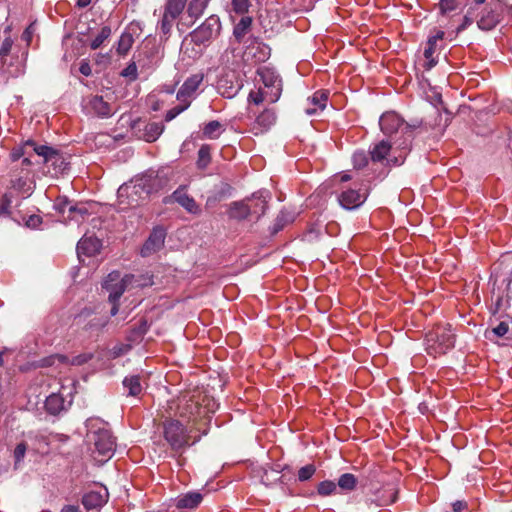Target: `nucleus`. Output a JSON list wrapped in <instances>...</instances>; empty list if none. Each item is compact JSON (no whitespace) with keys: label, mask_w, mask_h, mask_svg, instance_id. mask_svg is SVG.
I'll return each mask as SVG.
<instances>
[{"label":"nucleus","mask_w":512,"mask_h":512,"mask_svg":"<svg viewBox=\"0 0 512 512\" xmlns=\"http://www.w3.org/2000/svg\"><path fill=\"white\" fill-rule=\"evenodd\" d=\"M34 156L42 158L47 173L52 177L62 175L69 168V162L58 150L48 145L38 144L31 139L14 147L10 152L12 162H18L20 158H23V163L27 165L30 163V158L32 159Z\"/></svg>","instance_id":"nucleus-1"},{"label":"nucleus","mask_w":512,"mask_h":512,"mask_svg":"<svg viewBox=\"0 0 512 512\" xmlns=\"http://www.w3.org/2000/svg\"><path fill=\"white\" fill-rule=\"evenodd\" d=\"M87 439L93 444L92 456L94 460L103 464L114 454L116 443L109 425L98 417H91L86 420Z\"/></svg>","instance_id":"nucleus-2"},{"label":"nucleus","mask_w":512,"mask_h":512,"mask_svg":"<svg viewBox=\"0 0 512 512\" xmlns=\"http://www.w3.org/2000/svg\"><path fill=\"white\" fill-rule=\"evenodd\" d=\"M161 188L162 179L154 172H147L121 185L117 194L120 204L136 207L141 200L147 199L151 193Z\"/></svg>","instance_id":"nucleus-3"},{"label":"nucleus","mask_w":512,"mask_h":512,"mask_svg":"<svg viewBox=\"0 0 512 512\" xmlns=\"http://www.w3.org/2000/svg\"><path fill=\"white\" fill-rule=\"evenodd\" d=\"M11 26L4 31V38L0 45V72L11 77H18L23 73L22 61L19 56L20 46L16 43L17 34H11Z\"/></svg>","instance_id":"nucleus-4"},{"label":"nucleus","mask_w":512,"mask_h":512,"mask_svg":"<svg viewBox=\"0 0 512 512\" xmlns=\"http://www.w3.org/2000/svg\"><path fill=\"white\" fill-rule=\"evenodd\" d=\"M455 345V334L450 324L437 325L425 337V350L434 358L446 354Z\"/></svg>","instance_id":"nucleus-5"},{"label":"nucleus","mask_w":512,"mask_h":512,"mask_svg":"<svg viewBox=\"0 0 512 512\" xmlns=\"http://www.w3.org/2000/svg\"><path fill=\"white\" fill-rule=\"evenodd\" d=\"M379 125L381 131L387 136H392L400 132L404 138L400 146L402 150H407L413 137V131L420 126V123L409 124L397 113L385 112L379 119Z\"/></svg>","instance_id":"nucleus-6"},{"label":"nucleus","mask_w":512,"mask_h":512,"mask_svg":"<svg viewBox=\"0 0 512 512\" xmlns=\"http://www.w3.org/2000/svg\"><path fill=\"white\" fill-rule=\"evenodd\" d=\"M202 405L199 400L189 399L181 402L178 406L177 414L180 418L186 420L188 423L196 424L200 420H209V413L214 412L216 404L208 398H204Z\"/></svg>","instance_id":"nucleus-7"},{"label":"nucleus","mask_w":512,"mask_h":512,"mask_svg":"<svg viewBox=\"0 0 512 512\" xmlns=\"http://www.w3.org/2000/svg\"><path fill=\"white\" fill-rule=\"evenodd\" d=\"M187 5V0H165L162 6V15L157 23V28L165 40H168L172 28L180 16L183 14Z\"/></svg>","instance_id":"nucleus-8"},{"label":"nucleus","mask_w":512,"mask_h":512,"mask_svg":"<svg viewBox=\"0 0 512 512\" xmlns=\"http://www.w3.org/2000/svg\"><path fill=\"white\" fill-rule=\"evenodd\" d=\"M162 429L163 437L171 449L178 451L191 444L190 431L179 420L166 419Z\"/></svg>","instance_id":"nucleus-9"},{"label":"nucleus","mask_w":512,"mask_h":512,"mask_svg":"<svg viewBox=\"0 0 512 512\" xmlns=\"http://www.w3.org/2000/svg\"><path fill=\"white\" fill-rule=\"evenodd\" d=\"M271 49L256 37H249L245 41L242 61L246 66H256L264 63L270 57Z\"/></svg>","instance_id":"nucleus-10"},{"label":"nucleus","mask_w":512,"mask_h":512,"mask_svg":"<svg viewBox=\"0 0 512 512\" xmlns=\"http://www.w3.org/2000/svg\"><path fill=\"white\" fill-rule=\"evenodd\" d=\"M120 278V273L117 271H113L109 273L107 279L104 282V288L109 291V301L113 304L111 308V316H115L118 312V300L124 293V291L132 285L134 281V275L127 274L125 275L119 283H113Z\"/></svg>","instance_id":"nucleus-11"},{"label":"nucleus","mask_w":512,"mask_h":512,"mask_svg":"<svg viewBox=\"0 0 512 512\" xmlns=\"http://www.w3.org/2000/svg\"><path fill=\"white\" fill-rule=\"evenodd\" d=\"M20 160V165L16 163L11 170V188L22 195H29L32 192L30 176L32 174L33 161L30 158V163L27 165L23 163V158H20Z\"/></svg>","instance_id":"nucleus-12"},{"label":"nucleus","mask_w":512,"mask_h":512,"mask_svg":"<svg viewBox=\"0 0 512 512\" xmlns=\"http://www.w3.org/2000/svg\"><path fill=\"white\" fill-rule=\"evenodd\" d=\"M503 4L500 0H490L482 9L477 25L479 29L492 30L501 20Z\"/></svg>","instance_id":"nucleus-13"},{"label":"nucleus","mask_w":512,"mask_h":512,"mask_svg":"<svg viewBox=\"0 0 512 512\" xmlns=\"http://www.w3.org/2000/svg\"><path fill=\"white\" fill-rule=\"evenodd\" d=\"M220 30V19L217 16L212 15L191 33V38L197 45L205 44L218 36Z\"/></svg>","instance_id":"nucleus-14"},{"label":"nucleus","mask_w":512,"mask_h":512,"mask_svg":"<svg viewBox=\"0 0 512 512\" xmlns=\"http://www.w3.org/2000/svg\"><path fill=\"white\" fill-rule=\"evenodd\" d=\"M257 73L262 81V88L268 93V102L275 103L278 101L282 93V82L279 76L267 67L258 69Z\"/></svg>","instance_id":"nucleus-15"},{"label":"nucleus","mask_w":512,"mask_h":512,"mask_svg":"<svg viewBox=\"0 0 512 512\" xmlns=\"http://www.w3.org/2000/svg\"><path fill=\"white\" fill-rule=\"evenodd\" d=\"M369 188L361 185L358 189L349 188L342 191L338 196L339 204L347 210H353L360 207L367 199Z\"/></svg>","instance_id":"nucleus-16"},{"label":"nucleus","mask_w":512,"mask_h":512,"mask_svg":"<svg viewBox=\"0 0 512 512\" xmlns=\"http://www.w3.org/2000/svg\"><path fill=\"white\" fill-rule=\"evenodd\" d=\"M398 491L392 485H385L366 496V504L368 507H385L396 502Z\"/></svg>","instance_id":"nucleus-17"},{"label":"nucleus","mask_w":512,"mask_h":512,"mask_svg":"<svg viewBox=\"0 0 512 512\" xmlns=\"http://www.w3.org/2000/svg\"><path fill=\"white\" fill-rule=\"evenodd\" d=\"M391 144L385 140H382L371 147L369 154L371 160L373 162L383 163L385 160L387 163H392L393 165H400L404 162L406 157V150H403L399 156L392 158H388L391 152Z\"/></svg>","instance_id":"nucleus-18"},{"label":"nucleus","mask_w":512,"mask_h":512,"mask_svg":"<svg viewBox=\"0 0 512 512\" xmlns=\"http://www.w3.org/2000/svg\"><path fill=\"white\" fill-rule=\"evenodd\" d=\"M204 75L202 73L193 74L188 77L177 92V100L190 106L191 101L195 98L197 90L202 84Z\"/></svg>","instance_id":"nucleus-19"},{"label":"nucleus","mask_w":512,"mask_h":512,"mask_svg":"<svg viewBox=\"0 0 512 512\" xmlns=\"http://www.w3.org/2000/svg\"><path fill=\"white\" fill-rule=\"evenodd\" d=\"M253 198L255 200L254 206H247L241 203H233L232 206V216L246 218L251 212L258 214V216L263 215L267 209V201L266 196L263 195L262 192L258 194H254Z\"/></svg>","instance_id":"nucleus-20"},{"label":"nucleus","mask_w":512,"mask_h":512,"mask_svg":"<svg viewBox=\"0 0 512 512\" xmlns=\"http://www.w3.org/2000/svg\"><path fill=\"white\" fill-rule=\"evenodd\" d=\"M165 238L166 230L163 227L157 226L153 228L148 239L141 248V255L143 257H147L159 251L164 246Z\"/></svg>","instance_id":"nucleus-21"},{"label":"nucleus","mask_w":512,"mask_h":512,"mask_svg":"<svg viewBox=\"0 0 512 512\" xmlns=\"http://www.w3.org/2000/svg\"><path fill=\"white\" fill-rule=\"evenodd\" d=\"M109 500V493L105 487L99 490H92L87 492L82 497V504L87 510H99Z\"/></svg>","instance_id":"nucleus-22"},{"label":"nucleus","mask_w":512,"mask_h":512,"mask_svg":"<svg viewBox=\"0 0 512 512\" xmlns=\"http://www.w3.org/2000/svg\"><path fill=\"white\" fill-rule=\"evenodd\" d=\"M276 113L274 109H264L257 115L251 125V131L255 134H262L268 131L276 122Z\"/></svg>","instance_id":"nucleus-23"},{"label":"nucleus","mask_w":512,"mask_h":512,"mask_svg":"<svg viewBox=\"0 0 512 512\" xmlns=\"http://www.w3.org/2000/svg\"><path fill=\"white\" fill-rule=\"evenodd\" d=\"M328 96L329 92L327 90L314 92V94L307 99L305 113L311 116L322 112L327 106Z\"/></svg>","instance_id":"nucleus-24"},{"label":"nucleus","mask_w":512,"mask_h":512,"mask_svg":"<svg viewBox=\"0 0 512 512\" xmlns=\"http://www.w3.org/2000/svg\"><path fill=\"white\" fill-rule=\"evenodd\" d=\"M171 198H173L175 202H177L190 214L196 215L201 212L200 206L196 203L194 198H192L186 193V189L183 186L176 189L172 193Z\"/></svg>","instance_id":"nucleus-25"},{"label":"nucleus","mask_w":512,"mask_h":512,"mask_svg":"<svg viewBox=\"0 0 512 512\" xmlns=\"http://www.w3.org/2000/svg\"><path fill=\"white\" fill-rule=\"evenodd\" d=\"M86 108L99 117H110L114 113L111 105L99 95L89 97L86 103Z\"/></svg>","instance_id":"nucleus-26"},{"label":"nucleus","mask_w":512,"mask_h":512,"mask_svg":"<svg viewBox=\"0 0 512 512\" xmlns=\"http://www.w3.org/2000/svg\"><path fill=\"white\" fill-rule=\"evenodd\" d=\"M203 497L202 494L199 492H188L186 494L180 495L175 500V506L182 510V509H188L192 510L198 507V505L201 503Z\"/></svg>","instance_id":"nucleus-27"},{"label":"nucleus","mask_w":512,"mask_h":512,"mask_svg":"<svg viewBox=\"0 0 512 512\" xmlns=\"http://www.w3.org/2000/svg\"><path fill=\"white\" fill-rule=\"evenodd\" d=\"M100 241L95 237H83L77 243L78 254L95 255L100 249Z\"/></svg>","instance_id":"nucleus-28"},{"label":"nucleus","mask_w":512,"mask_h":512,"mask_svg":"<svg viewBox=\"0 0 512 512\" xmlns=\"http://www.w3.org/2000/svg\"><path fill=\"white\" fill-rule=\"evenodd\" d=\"M66 408V401L61 394L52 393L46 398L45 409L51 415H58Z\"/></svg>","instance_id":"nucleus-29"},{"label":"nucleus","mask_w":512,"mask_h":512,"mask_svg":"<svg viewBox=\"0 0 512 512\" xmlns=\"http://www.w3.org/2000/svg\"><path fill=\"white\" fill-rule=\"evenodd\" d=\"M90 214L91 213L87 203H75L71 214L67 215V221L82 223Z\"/></svg>","instance_id":"nucleus-30"},{"label":"nucleus","mask_w":512,"mask_h":512,"mask_svg":"<svg viewBox=\"0 0 512 512\" xmlns=\"http://www.w3.org/2000/svg\"><path fill=\"white\" fill-rule=\"evenodd\" d=\"M209 0H190L187 6V13L193 19V23L203 15Z\"/></svg>","instance_id":"nucleus-31"},{"label":"nucleus","mask_w":512,"mask_h":512,"mask_svg":"<svg viewBox=\"0 0 512 512\" xmlns=\"http://www.w3.org/2000/svg\"><path fill=\"white\" fill-rule=\"evenodd\" d=\"M251 26L252 18L249 16H243L234 26L233 35L238 42H242L244 36L250 31Z\"/></svg>","instance_id":"nucleus-32"},{"label":"nucleus","mask_w":512,"mask_h":512,"mask_svg":"<svg viewBox=\"0 0 512 512\" xmlns=\"http://www.w3.org/2000/svg\"><path fill=\"white\" fill-rule=\"evenodd\" d=\"M74 204L66 197H58L54 202V209L64 221H67V215L71 214Z\"/></svg>","instance_id":"nucleus-33"},{"label":"nucleus","mask_w":512,"mask_h":512,"mask_svg":"<svg viewBox=\"0 0 512 512\" xmlns=\"http://www.w3.org/2000/svg\"><path fill=\"white\" fill-rule=\"evenodd\" d=\"M123 386L127 390L129 396H138L142 392L140 377L137 375L124 378Z\"/></svg>","instance_id":"nucleus-34"},{"label":"nucleus","mask_w":512,"mask_h":512,"mask_svg":"<svg viewBox=\"0 0 512 512\" xmlns=\"http://www.w3.org/2000/svg\"><path fill=\"white\" fill-rule=\"evenodd\" d=\"M145 138L148 142H153L163 133L164 125L161 122H150L145 126Z\"/></svg>","instance_id":"nucleus-35"},{"label":"nucleus","mask_w":512,"mask_h":512,"mask_svg":"<svg viewBox=\"0 0 512 512\" xmlns=\"http://www.w3.org/2000/svg\"><path fill=\"white\" fill-rule=\"evenodd\" d=\"M223 131L222 124L217 120H213L204 126L203 135L209 139H217Z\"/></svg>","instance_id":"nucleus-36"},{"label":"nucleus","mask_w":512,"mask_h":512,"mask_svg":"<svg viewBox=\"0 0 512 512\" xmlns=\"http://www.w3.org/2000/svg\"><path fill=\"white\" fill-rule=\"evenodd\" d=\"M111 28L110 26H103L97 35L91 40L90 48L92 50H97L102 46V44L111 36Z\"/></svg>","instance_id":"nucleus-37"},{"label":"nucleus","mask_w":512,"mask_h":512,"mask_svg":"<svg viewBox=\"0 0 512 512\" xmlns=\"http://www.w3.org/2000/svg\"><path fill=\"white\" fill-rule=\"evenodd\" d=\"M211 163V147L203 144L198 150L197 166L200 169H206Z\"/></svg>","instance_id":"nucleus-38"},{"label":"nucleus","mask_w":512,"mask_h":512,"mask_svg":"<svg viewBox=\"0 0 512 512\" xmlns=\"http://www.w3.org/2000/svg\"><path fill=\"white\" fill-rule=\"evenodd\" d=\"M134 38L130 33H123L117 43V53L119 55H126L132 48Z\"/></svg>","instance_id":"nucleus-39"},{"label":"nucleus","mask_w":512,"mask_h":512,"mask_svg":"<svg viewBox=\"0 0 512 512\" xmlns=\"http://www.w3.org/2000/svg\"><path fill=\"white\" fill-rule=\"evenodd\" d=\"M357 479L351 473L342 474L338 479V486L346 491H352L356 488Z\"/></svg>","instance_id":"nucleus-40"},{"label":"nucleus","mask_w":512,"mask_h":512,"mask_svg":"<svg viewBox=\"0 0 512 512\" xmlns=\"http://www.w3.org/2000/svg\"><path fill=\"white\" fill-rule=\"evenodd\" d=\"M264 101L268 102V93L262 86H259L257 90H252L248 95L249 103L259 105Z\"/></svg>","instance_id":"nucleus-41"},{"label":"nucleus","mask_w":512,"mask_h":512,"mask_svg":"<svg viewBox=\"0 0 512 512\" xmlns=\"http://www.w3.org/2000/svg\"><path fill=\"white\" fill-rule=\"evenodd\" d=\"M261 471L263 472L261 482L266 486L273 485L280 479L279 471L277 470L262 468Z\"/></svg>","instance_id":"nucleus-42"},{"label":"nucleus","mask_w":512,"mask_h":512,"mask_svg":"<svg viewBox=\"0 0 512 512\" xmlns=\"http://www.w3.org/2000/svg\"><path fill=\"white\" fill-rule=\"evenodd\" d=\"M336 491V484L331 480H325L319 483L317 492L321 496H329Z\"/></svg>","instance_id":"nucleus-43"},{"label":"nucleus","mask_w":512,"mask_h":512,"mask_svg":"<svg viewBox=\"0 0 512 512\" xmlns=\"http://www.w3.org/2000/svg\"><path fill=\"white\" fill-rule=\"evenodd\" d=\"M316 472V467L314 464H308L301 467L298 471V480L300 482H305L312 478V476Z\"/></svg>","instance_id":"nucleus-44"},{"label":"nucleus","mask_w":512,"mask_h":512,"mask_svg":"<svg viewBox=\"0 0 512 512\" xmlns=\"http://www.w3.org/2000/svg\"><path fill=\"white\" fill-rule=\"evenodd\" d=\"M458 6V0H440L439 2V10L442 15H447L457 10Z\"/></svg>","instance_id":"nucleus-45"},{"label":"nucleus","mask_w":512,"mask_h":512,"mask_svg":"<svg viewBox=\"0 0 512 512\" xmlns=\"http://www.w3.org/2000/svg\"><path fill=\"white\" fill-rule=\"evenodd\" d=\"M435 50H436V46L431 45V43H429L427 41V47L424 50V57L427 60L425 67L428 70L431 69L432 67H434L437 63V61L433 58V54L435 53Z\"/></svg>","instance_id":"nucleus-46"},{"label":"nucleus","mask_w":512,"mask_h":512,"mask_svg":"<svg viewBox=\"0 0 512 512\" xmlns=\"http://www.w3.org/2000/svg\"><path fill=\"white\" fill-rule=\"evenodd\" d=\"M354 168L362 169L368 164V155L364 151H357L352 157Z\"/></svg>","instance_id":"nucleus-47"},{"label":"nucleus","mask_w":512,"mask_h":512,"mask_svg":"<svg viewBox=\"0 0 512 512\" xmlns=\"http://www.w3.org/2000/svg\"><path fill=\"white\" fill-rule=\"evenodd\" d=\"M232 10L237 14H245L250 7V0H232Z\"/></svg>","instance_id":"nucleus-48"},{"label":"nucleus","mask_w":512,"mask_h":512,"mask_svg":"<svg viewBox=\"0 0 512 512\" xmlns=\"http://www.w3.org/2000/svg\"><path fill=\"white\" fill-rule=\"evenodd\" d=\"M188 104H185V103H181L173 108H171L170 110H168L166 112V115H165V121L166 122H169L171 120H173L175 117H177L180 113H182L183 111H185L186 109H188Z\"/></svg>","instance_id":"nucleus-49"},{"label":"nucleus","mask_w":512,"mask_h":512,"mask_svg":"<svg viewBox=\"0 0 512 512\" xmlns=\"http://www.w3.org/2000/svg\"><path fill=\"white\" fill-rule=\"evenodd\" d=\"M121 75L132 81L136 80L138 76L136 64L134 62L128 64L127 67L122 70Z\"/></svg>","instance_id":"nucleus-50"},{"label":"nucleus","mask_w":512,"mask_h":512,"mask_svg":"<svg viewBox=\"0 0 512 512\" xmlns=\"http://www.w3.org/2000/svg\"><path fill=\"white\" fill-rule=\"evenodd\" d=\"M26 450H27V446L24 442L19 443L15 447V449H14L15 466H17V464L22 461V459L25 456Z\"/></svg>","instance_id":"nucleus-51"},{"label":"nucleus","mask_w":512,"mask_h":512,"mask_svg":"<svg viewBox=\"0 0 512 512\" xmlns=\"http://www.w3.org/2000/svg\"><path fill=\"white\" fill-rule=\"evenodd\" d=\"M12 204V199L9 194H4L0 201V215L9 213Z\"/></svg>","instance_id":"nucleus-52"},{"label":"nucleus","mask_w":512,"mask_h":512,"mask_svg":"<svg viewBox=\"0 0 512 512\" xmlns=\"http://www.w3.org/2000/svg\"><path fill=\"white\" fill-rule=\"evenodd\" d=\"M472 9L473 8H470L468 13L464 16L462 24L457 28V32L465 30L468 26H470L473 23V13L471 11Z\"/></svg>","instance_id":"nucleus-53"},{"label":"nucleus","mask_w":512,"mask_h":512,"mask_svg":"<svg viewBox=\"0 0 512 512\" xmlns=\"http://www.w3.org/2000/svg\"><path fill=\"white\" fill-rule=\"evenodd\" d=\"M509 330L508 324L505 322H500L495 328H493V333L498 337H503L507 334Z\"/></svg>","instance_id":"nucleus-54"},{"label":"nucleus","mask_w":512,"mask_h":512,"mask_svg":"<svg viewBox=\"0 0 512 512\" xmlns=\"http://www.w3.org/2000/svg\"><path fill=\"white\" fill-rule=\"evenodd\" d=\"M293 218L285 211H281L276 219V225H279V228H282L287 222L292 221Z\"/></svg>","instance_id":"nucleus-55"},{"label":"nucleus","mask_w":512,"mask_h":512,"mask_svg":"<svg viewBox=\"0 0 512 512\" xmlns=\"http://www.w3.org/2000/svg\"><path fill=\"white\" fill-rule=\"evenodd\" d=\"M79 72L87 77L92 74V68L87 60H82L80 62Z\"/></svg>","instance_id":"nucleus-56"},{"label":"nucleus","mask_w":512,"mask_h":512,"mask_svg":"<svg viewBox=\"0 0 512 512\" xmlns=\"http://www.w3.org/2000/svg\"><path fill=\"white\" fill-rule=\"evenodd\" d=\"M42 220H41V217L38 216V215H31L27 222H26V225L28 227H31V228H36L38 227L40 224H41Z\"/></svg>","instance_id":"nucleus-57"},{"label":"nucleus","mask_w":512,"mask_h":512,"mask_svg":"<svg viewBox=\"0 0 512 512\" xmlns=\"http://www.w3.org/2000/svg\"><path fill=\"white\" fill-rule=\"evenodd\" d=\"M444 37V32L443 31H437L435 35L431 36L428 38V42L431 43V45H435L437 44V42L439 40H442Z\"/></svg>","instance_id":"nucleus-58"},{"label":"nucleus","mask_w":512,"mask_h":512,"mask_svg":"<svg viewBox=\"0 0 512 512\" xmlns=\"http://www.w3.org/2000/svg\"><path fill=\"white\" fill-rule=\"evenodd\" d=\"M237 91H238V88L231 86L227 90L221 91V94L227 98H231L237 93Z\"/></svg>","instance_id":"nucleus-59"},{"label":"nucleus","mask_w":512,"mask_h":512,"mask_svg":"<svg viewBox=\"0 0 512 512\" xmlns=\"http://www.w3.org/2000/svg\"><path fill=\"white\" fill-rule=\"evenodd\" d=\"M79 508L75 505H65L60 512H78Z\"/></svg>","instance_id":"nucleus-60"},{"label":"nucleus","mask_w":512,"mask_h":512,"mask_svg":"<svg viewBox=\"0 0 512 512\" xmlns=\"http://www.w3.org/2000/svg\"><path fill=\"white\" fill-rule=\"evenodd\" d=\"M31 37H32V31H31V27H28L24 32H23V35H22V38L23 40L29 42L31 40Z\"/></svg>","instance_id":"nucleus-61"},{"label":"nucleus","mask_w":512,"mask_h":512,"mask_svg":"<svg viewBox=\"0 0 512 512\" xmlns=\"http://www.w3.org/2000/svg\"><path fill=\"white\" fill-rule=\"evenodd\" d=\"M92 0H77V7L78 8H86L90 5Z\"/></svg>","instance_id":"nucleus-62"},{"label":"nucleus","mask_w":512,"mask_h":512,"mask_svg":"<svg viewBox=\"0 0 512 512\" xmlns=\"http://www.w3.org/2000/svg\"><path fill=\"white\" fill-rule=\"evenodd\" d=\"M342 182H346L351 180V176L349 174H343L340 179Z\"/></svg>","instance_id":"nucleus-63"},{"label":"nucleus","mask_w":512,"mask_h":512,"mask_svg":"<svg viewBox=\"0 0 512 512\" xmlns=\"http://www.w3.org/2000/svg\"><path fill=\"white\" fill-rule=\"evenodd\" d=\"M474 1V4L475 5H482L484 4L487 0H473Z\"/></svg>","instance_id":"nucleus-64"}]
</instances>
